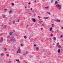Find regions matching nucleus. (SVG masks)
<instances>
[{
	"instance_id": "338daca9",
	"label": "nucleus",
	"mask_w": 63,
	"mask_h": 63,
	"mask_svg": "<svg viewBox=\"0 0 63 63\" xmlns=\"http://www.w3.org/2000/svg\"><path fill=\"white\" fill-rule=\"evenodd\" d=\"M10 60H11V59H9Z\"/></svg>"
},
{
	"instance_id": "2f4dec72",
	"label": "nucleus",
	"mask_w": 63,
	"mask_h": 63,
	"mask_svg": "<svg viewBox=\"0 0 63 63\" xmlns=\"http://www.w3.org/2000/svg\"><path fill=\"white\" fill-rule=\"evenodd\" d=\"M51 37H52V36H53V34H51Z\"/></svg>"
},
{
	"instance_id": "c9c22d12",
	"label": "nucleus",
	"mask_w": 63,
	"mask_h": 63,
	"mask_svg": "<svg viewBox=\"0 0 63 63\" xmlns=\"http://www.w3.org/2000/svg\"><path fill=\"white\" fill-rule=\"evenodd\" d=\"M9 63H11V62H12V61H9Z\"/></svg>"
},
{
	"instance_id": "4be33fe9",
	"label": "nucleus",
	"mask_w": 63,
	"mask_h": 63,
	"mask_svg": "<svg viewBox=\"0 0 63 63\" xmlns=\"http://www.w3.org/2000/svg\"><path fill=\"white\" fill-rule=\"evenodd\" d=\"M47 14H49V15H50V13L49 12H47Z\"/></svg>"
},
{
	"instance_id": "69168bd1",
	"label": "nucleus",
	"mask_w": 63,
	"mask_h": 63,
	"mask_svg": "<svg viewBox=\"0 0 63 63\" xmlns=\"http://www.w3.org/2000/svg\"><path fill=\"white\" fill-rule=\"evenodd\" d=\"M14 22H15V20H14Z\"/></svg>"
},
{
	"instance_id": "aec40b11",
	"label": "nucleus",
	"mask_w": 63,
	"mask_h": 63,
	"mask_svg": "<svg viewBox=\"0 0 63 63\" xmlns=\"http://www.w3.org/2000/svg\"><path fill=\"white\" fill-rule=\"evenodd\" d=\"M7 50V49H6V48H4V50L5 51H6Z\"/></svg>"
},
{
	"instance_id": "13d9d810",
	"label": "nucleus",
	"mask_w": 63,
	"mask_h": 63,
	"mask_svg": "<svg viewBox=\"0 0 63 63\" xmlns=\"http://www.w3.org/2000/svg\"><path fill=\"white\" fill-rule=\"evenodd\" d=\"M30 39V37H29V39Z\"/></svg>"
},
{
	"instance_id": "37998d69",
	"label": "nucleus",
	"mask_w": 63,
	"mask_h": 63,
	"mask_svg": "<svg viewBox=\"0 0 63 63\" xmlns=\"http://www.w3.org/2000/svg\"><path fill=\"white\" fill-rule=\"evenodd\" d=\"M9 24H12V23H9Z\"/></svg>"
},
{
	"instance_id": "0eeeda50",
	"label": "nucleus",
	"mask_w": 63,
	"mask_h": 63,
	"mask_svg": "<svg viewBox=\"0 0 63 63\" xmlns=\"http://www.w3.org/2000/svg\"><path fill=\"white\" fill-rule=\"evenodd\" d=\"M32 19L33 22H36V19H34V18H32Z\"/></svg>"
},
{
	"instance_id": "680f3d73",
	"label": "nucleus",
	"mask_w": 63,
	"mask_h": 63,
	"mask_svg": "<svg viewBox=\"0 0 63 63\" xmlns=\"http://www.w3.org/2000/svg\"><path fill=\"white\" fill-rule=\"evenodd\" d=\"M61 50H62V51H63V49H61Z\"/></svg>"
},
{
	"instance_id": "a18cd8bd",
	"label": "nucleus",
	"mask_w": 63,
	"mask_h": 63,
	"mask_svg": "<svg viewBox=\"0 0 63 63\" xmlns=\"http://www.w3.org/2000/svg\"><path fill=\"white\" fill-rule=\"evenodd\" d=\"M23 54V55H25V54Z\"/></svg>"
},
{
	"instance_id": "09e8293b",
	"label": "nucleus",
	"mask_w": 63,
	"mask_h": 63,
	"mask_svg": "<svg viewBox=\"0 0 63 63\" xmlns=\"http://www.w3.org/2000/svg\"><path fill=\"white\" fill-rule=\"evenodd\" d=\"M13 24H15V22H13Z\"/></svg>"
},
{
	"instance_id": "20e7f679",
	"label": "nucleus",
	"mask_w": 63,
	"mask_h": 63,
	"mask_svg": "<svg viewBox=\"0 0 63 63\" xmlns=\"http://www.w3.org/2000/svg\"><path fill=\"white\" fill-rule=\"evenodd\" d=\"M0 43L3 42V39L2 38H1L0 40Z\"/></svg>"
},
{
	"instance_id": "4c0bfd02",
	"label": "nucleus",
	"mask_w": 63,
	"mask_h": 63,
	"mask_svg": "<svg viewBox=\"0 0 63 63\" xmlns=\"http://www.w3.org/2000/svg\"><path fill=\"white\" fill-rule=\"evenodd\" d=\"M21 47H22V46H23V45H22V44H21Z\"/></svg>"
},
{
	"instance_id": "603ef678",
	"label": "nucleus",
	"mask_w": 63,
	"mask_h": 63,
	"mask_svg": "<svg viewBox=\"0 0 63 63\" xmlns=\"http://www.w3.org/2000/svg\"><path fill=\"white\" fill-rule=\"evenodd\" d=\"M1 26H3V25H1Z\"/></svg>"
},
{
	"instance_id": "7ed1b4c3",
	"label": "nucleus",
	"mask_w": 63,
	"mask_h": 63,
	"mask_svg": "<svg viewBox=\"0 0 63 63\" xmlns=\"http://www.w3.org/2000/svg\"><path fill=\"white\" fill-rule=\"evenodd\" d=\"M20 51H21L20 49V48H18L16 52V54H17V53H20Z\"/></svg>"
},
{
	"instance_id": "f704fd0d",
	"label": "nucleus",
	"mask_w": 63,
	"mask_h": 63,
	"mask_svg": "<svg viewBox=\"0 0 63 63\" xmlns=\"http://www.w3.org/2000/svg\"><path fill=\"white\" fill-rule=\"evenodd\" d=\"M17 21V22H19V19H18V21Z\"/></svg>"
},
{
	"instance_id": "9b49d317",
	"label": "nucleus",
	"mask_w": 63,
	"mask_h": 63,
	"mask_svg": "<svg viewBox=\"0 0 63 63\" xmlns=\"http://www.w3.org/2000/svg\"><path fill=\"white\" fill-rule=\"evenodd\" d=\"M57 3H58V2L57 1H56L55 3V5H56Z\"/></svg>"
},
{
	"instance_id": "864d4df0",
	"label": "nucleus",
	"mask_w": 63,
	"mask_h": 63,
	"mask_svg": "<svg viewBox=\"0 0 63 63\" xmlns=\"http://www.w3.org/2000/svg\"><path fill=\"white\" fill-rule=\"evenodd\" d=\"M52 32L53 33L54 32L53 31H52Z\"/></svg>"
},
{
	"instance_id": "774afa93",
	"label": "nucleus",
	"mask_w": 63,
	"mask_h": 63,
	"mask_svg": "<svg viewBox=\"0 0 63 63\" xmlns=\"http://www.w3.org/2000/svg\"><path fill=\"white\" fill-rule=\"evenodd\" d=\"M58 46V45H57V46Z\"/></svg>"
},
{
	"instance_id": "a211bd4d",
	"label": "nucleus",
	"mask_w": 63,
	"mask_h": 63,
	"mask_svg": "<svg viewBox=\"0 0 63 63\" xmlns=\"http://www.w3.org/2000/svg\"><path fill=\"white\" fill-rule=\"evenodd\" d=\"M36 50H39V48H38V47H37L36 48Z\"/></svg>"
},
{
	"instance_id": "a19ab883",
	"label": "nucleus",
	"mask_w": 63,
	"mask_h": 63,
	"mask_svg": "<svg viewBox=\"0 0 63 63\" xmlns=\"http://www.w3.org/2000/svg\"><path fill=\"white\" fill-rule=\"evenodd\" d=\"M32 8H31V11H32Z\"/></svg>"
},
{
	"instance_id": "bf43d9fd",
	"label": "nucleus",
	"mask_w": 63,
	"mask_h": 63,
	"mask_svg": "<svg viewBox=\"0 0 63 63\" xmlns=\"http://www.w3.org/2000/svg\"><path fill=\"white\" fill-rule=\"evenodd\" d=\"M25 9H26V7H25Z\"/></svg>"
},
{
	"instance_id": "6ab92c4d",
	"label": "nucleus",
	"mask_w": 63,
	"mask_h": 63,
	"mask_svg": "<svg viewBox=\"0 0 63 63\" xmlns=\"http://www.w3.org/2000/svg\"><path fill=\"white\" fill-rule=\"evenodd\" d=\"M5 16H5V15H4L3 16V18H5Z\"/></svg>"
},
{
	"instance_id": "a878e982",
	"label": "nucleus",
	"mask_w": 63,
	"mask_h": 63,
	"mask_svg": "<svg viewBox=\"0 0 63 63\" xmlns=\"http://www.w3.org/2000/svg\"><path fill=\"white\" fill-rule=\"evenodd\" d=\"M29 25H27L26 26V27H27H27H28V26H29Z\"/></svg>"
},
{
	"instance_id": "c85d7f7f",
	"label": "nucleus",
	"mask_w": 63,
	"mask_h": 63,
	"mask_svg": "<svg viewBox=\"0 0 63 63\" xmlns=\"http://www.w3.org/2000/svg\"><path fill=\"white\" fill-rule=\"evenodd\" d=\"M28 53V52H26V54Z\"/></svg>"
},
{
	"instance_id": "c756f323",
	"label": "nucleus",
	"mask_w": 63,
	"mask_h": 63,
	"mask_svg": "<svg viewBox=\"0 0 63 63\" xmlns=\"http://www.w3.org/2000/svg\"><path fill=\"white\" fill-rule=\"evenodd\" d=\"M11 37L12 38H14V36H13V35H12L11 36Z\"/></svg>"
},
{
	"instance_id": "39448f33",
	"label": "nucleus",
	"mask_w": 63,
	"mask_h": 63,
	"mask_svg": "<svg viewBox=\"0 0 63 63\" xmlns=\"http://www.w3.org/2000/svg\"><path fill=\"white\" fill-rule=\"evenodd\" d=\"M55 21H57V22H60V20H59L58 19L55 20Z\"/></svg>"
},
{
	"instance_id": "0e129e2a",
	"label": "nucleus",
	"mask_w": 63,
	"mask_h": 63,
	"mask_svg": "<svg viewBox=\"0 0 63 63\" xmlns=\"http://www.w3.org/2000/svg\"><path fill=\"white\" fill-rule=\"evenodd\" d=\"M16 36H17V35H16Z\"/></svg>"
},
{
	"instance_id": "1a4fd4ad",
	"label": "nucleus",
	"mask_w": 63,
	"mask_h": 63,
	"mask_svg": "<svg viewBox=\"0 0 63 63\" xmlns=\"http://www.w3.org/2000/svg\"><path fill=\"white\" fill-rule=\"evenodd\" d=\"M9 14H12V11H10L9 12Z\"/></svg>"
},
{
	"instance_id": "3c124183",
	"label": "nucleus",
	"mask_w": 63,
	"mask_h": 63,
	"mask_svg": "<svg viewBox=\"0 0 63 63\" xmlns=\"http://www.w3.org/2000/svg\"><path fill=\"white\" fill-rule=\"evenodd\" d=\"M49 40H51V38H49Z\"/></svg>"
},
{
	"instance_id": "4468645a",
	"label": "nucleus",
	"mask_w": 63,
	"mask_h": 63,
	"mask_svg": "<svg viewBox=\"0 0 63 63\" xmlns=\"http://www.w3.org/2000/svg\"><path fill=\"white\" fill-rule=\"evenodd\" d=\"M45 25V24H42V25H41L42 26H44Z\"/></svg>"
},
{
	"instance_id": "e433bc0d",
	"label": "nucleus",
	"mask_w": 63,
	"mask_h": 63,
	"mask_svg": "<svg viewBox=\"0 0 63 63\" xmlns=\"http://www.w3.org/2000/svg\"><path fill=\"white\" fill-rule=\"evenodd\" d=\"M30 4H31V3H30L29 2V3H28V4L29 5H30Z\"/></svg>"
},
{
	"instance_id": "6e6d98bb",
	"label": "nucleus",
	"mask_w": 63,
	"mask_h": 63,
	"mask_svg": "<svg viewBox=\"0 0 63 63\" xmlns=\"http://www.w3.org/2000/svg\"><path fill=\"white\" fill-rule=\"evenodd\" d=\"M52 27H53V26H52Z\"/></svg>"
},
{
	"instance_id": "cd10ccee",
	"label": "nucleus",
	"mask_w": 63,
	"mask_h": 63,
	"mask_svg": "<svg viewBox=\"0 0 63 63\" xmlns=\"http://www.w3.org/2000/svg\"><path fill=\"white\" fill-rule=\"evenodd\" d=\"M43 21H39V23H40V22H43Z\"/></svg>"
},
{
	"instance_id": "ea45409f",
	"label": "nucleus",
	"mask_w": 63,
	"mask_h": 63,
	"mask_svg": "<svg viewBox=\"0 0 63 63\" xmlns=\"http://www.w3.org/2000/svg\"><path fill=\"white\" fill-rule=\"evenodd\" d=\"M61 28V29H63V27H62Z\"/></svg>"
},
{
	"instance_id": "ddd939ff",
	"label": "nucleus",
	"mask_w": 63,
	"mask_h": 63,
	"mask_svg": "<svg viewBox=\"0 0 63 63\" xmlns=\"http://www.w3.org/2000/svg\"><path fill=\"white\" fill-rule=\"evenodd\" d=\"M24 39H26V38H27V37H26V36H24Z\"/></svg>"
},
{
	"instance_id": "5701e85b",
	"label": "nucleus",
	"mask_w": 63,
	"mask_h": 63,
	"mask_svg": "<svg viewBox=\"0 0 63 63\" xmlns=\"http://www.w3.org/2000/svg\"><path fill=\"white\" fill-rule=\"evenodd\" d=\"M52 2H53V0H51V3H52Z\"/></svg>"
},
{
	"instance_id": "f8f14e48",
	"label": "nucleus",
	"mask_w": 63,
	"mask_h": 63,
	"mask_svg": "<svg viewBox=\"0 0 63 63\" xmlns=\"http://www.w3.org/2000/svg\"><path fill=\"white\" fill-rule=\"evenodd\" d=\"M52 30V27H51V28L49 29V30L50 31H51Z\"/></svg>"
},
{
	"instance_id": "e2e57ef3",
	"label": "nucleus",
	"mask_w": 63,
	"mask_h": 63,
	"mask_svg": "<svg viewBox=\"0 0 63 63\" xmlns=\"http://www.w3.org/2000/svg\"><path fill=\"white\" fill-rule=\"evenodd\" d=\"M58 1H59V0H58Z\"/></svg>"
},
{
	"instance_id": "de8ad7c7",
	"label": "nucleus",
	"mask_w": 63,
	"mask_h": 63,
	"mask_svg": "<svg viewBox=\"0 0 63 63\" xmlns=\"http://www.w3.org/2000/svg\"><path fill=\"white\" fill-rule=\"evenodd\" d=\"M62 36H63V35H61V37H62Z\"/></svg>"
},
{
	"instance_id": "6e6552de",
	"label": "nucleus",
	"mask_w": 63,
	"mask_h": 63,
	"mask_svg": "<svg viewBox=\"0 0 63 63\" xmlns=\"http://www.w3.org/2000/svg\"><path fill=\"white\" fill-rule=\"evenodd\" d=\"M60 52V49H59L58 50V53H59Z\"/></svg>"
},
{
	"instance_id": "f3484780",
	"label": "nucleus",
	"mask_w": 63,
	"mask_h": 63,
	"mask_svg": "<svg viewBox=\"0 0 63 63\" xmlns=\"http://www.w3.org/2000/svg\"><path fill=\"white\" fill-rule=\"evenodd\" d=\"M10 35H12V32H11L10 33Z\"/></svg>"
},
{
	"instance_id": "5fc2aeb1",
	"label": "nucleus",
	"mask_w": 63,
	"mask_h": 63,
	"mask_svg": "<svg viewBox=\"0 0 63 63\" xmlns=\"http://www.w3.org/2000/svg\"><path fill=\"white\" fill-rule=\"evenodd\" d=\"M53 16H54V15H53Z\"/></svg>"
},
{
	"instance_id": "b1692460",
	"label": "nucleus",
	"mask_w": 63,
	"mask_h": 63,
	"mask_svg": "<svg viewBox=\"0 0 63 63\" xmlns=\"http://www.w3.org/2000/svg\"><path fill=\"white\" fill-rule=\"evenodd\" d=\"M58 47H59V48H60V47H61V46H59Z\"/></svg>"
},
{
	"instance_id": "7c9ffc66",
	"label": "nucleus",
	"mask_w": 63,
	"mask_h": 63,
	"mask_svg": "<svg viewBox=\"0 0 63 63\" xmlns=\"http://www.w3.org/2000/svg\"><path fill=\"white\" fill-rule=\"evenodd\" d=\"M38 17L39 18H40V16H38Z\"/></svg>"
},
{
	"instance_id": "79ce46f5",
	"label": "nucleus",
	"mask_w": 63,
	"mask_h": 63,
	"mask_svg": "<svg viewBox=\"0 0 63 63\" xmlns=\"http://www.w3.org/2000/svg\"><path fill=\"white\" fill-rule=\"evenodd\" d=\"M4 10L5 11H6V10H7V9H4Z\"/></svg>"
},
{
	"instance_id": "72a5a7b5",
	"label": "nucleus",
	"mask_w": 63,
	"mask_h": 63,
	"mask_svg": "<svg viewBox=\"0 0 63 63\" xmlns=\"http://www.w3.org/2000/svg\"><path fill=\"white\" fill-rule=\"evenodd\" d=\"M12 6H14V3H12Z\"/></svg>"
},
{
	"instance_id": "58836bf2",
	"label": "nucleus",
	"mask_w": 63,
	"mask_h": 63,
	"mask_svg": "<svg viewBox=\"0 0 63 63\" xmlns=\"http://www.w3.org/2000/svg\"><path fill=\"white\" fill-rule=\"evenodd\" d=\"M28 14H29V15H31V14L30 13H29Z\"/></svg>"
},
{
	"instance_id": "f257e3e1",
	"label": "nucleus",
	"mask_w": 63,
	"mask_h": 63,
	"mask_svg": "<svg viewBox=\"0 0 63 63\" xmlns=\"http://www.w3.org/2000/svg\"><path fill=\"white\" fill-rule=\"evenodd\" d=\"M61 5H60L59 4L56 5V7H57V8L59 9V10H60L61 9Z\"/></svg>"
},
{
	"instance_id": "2eb2a0df",
	"label": "nucleus",
	"mask_w": 63,
	"mask_h": 63,
	"mask_svg": "<svg viewBox=\"0 0 63 63\" xmlns=\"http://www.w3.org/2000/svg\"><path fill=\"white\" fill-rule=\"evenodd\" d=\"M45 9H48V7H45Z\"/></svg>"
},
{
	"instance_id": "4d7b16f0",
	"label": "nucleus",
	"mask_w": 63,
	"mask_h": 63,
	"mask_svg": "<svg viewBox=\"0 0 63 63\" xmlns=\"http://www.w3.org/2000/svg\"><path fill=\"white\" fill-rule=\"evenodd\" d=\"M57 44L59 45V43H57Z\"/></svg>"
},
{
	"instance_id": "dca6fc26",
	"label": "nucleus",
	"mask_w": 63,
	"mask_h": 63,
	"mask_svg": "<svg viewBox=\"0 0 63 63\" xmlns=\"http://www.w3.org/2000/svg\"><path fill=\"white\" fill-rule=\"evenodd\" d=\"M0 55L1 56H4V54L3 53H1L0 54Z\"/></svg>"
},
{
	"instance_id": "c03bdc74",
	"label": "nucleus",
	"mask_w": 63,
	"mask_h": 63,
	"mask_svg": "<svg viewBox=\"0 0 63 63\" xmlns=\"http://www.w3.org/2000/svg\"><path fill=\"white\" fill-rule=\"evenodd\" d=\"M9 54H7V56H9Z\"/></svg>"
},
{
	"instance_id": "bb28decb",
	"label": "nucleus",
	"mask_w": 63,
	"mask_h": 63,
	"mask_svg": "<svg viewBox=\"0 0 63 63\" xmlns=\"http://www.w3.org/2000/svg\"><path fill=\"white\" fill-rule=\"evenodd\" d=\"M34 47H36V44H34Z\"/></svg>"
},
{
	"instance_id": "8fccbe9b",
	"label": "nucleus",
	"mask_w": 63,
	"mask_h": 63,
	"mask_svg": "<svg viewBox=\"0 0 63 63\" xmlns=\"http://www.w3.org/2000/svg\"><path fill=\"white\" fill-rule=\"evenodd\" d=\"M43 28H41V30H43Z\"/></svg>"
},
{
	"instance_id": "052dcab7",
	"label": "nucleus",
	"mask_w": 63,
	"mask_h": 63,
	"mask_svg": "<svg viewBox=\"0 0 63 63\" xmlns=\"http://www.w3.org/2000/svg\"><path fill=\"white\" fill-rule=\"evenodd\" d=\"M52 26L53 25V24H52Z\"/></svg>"
},
{
	"instance_id": "393cba45",
	"label": "nucleus",
	"mask_w": 63,
	"mask_h": 63,
	"mask_svg": "<svg viewBox=\"0 0 63 63\" xmlns=\"http://www.w3.org/2000/svg\"><path fill=\"white\" fill-rule=\"evenodd\" d=\"M10 36H7L8 38H10Z\"/></svg>"
},
{
	"instance_id": "412c9836",
	"label": "nucleus",
	"mask_w": 63,
	"mask_h": 63,
	"mask_svg": "<svg viewBox=\"0 0 63 63\" xmlns=\"http://www.w3.org/2000/svg\"><path fill=\"white\" fill-rule=\"evenodd\" d=\"M16 61H17L18 62H19V60H16Z\"/></svg>"
},
{
	"instance_id": "49530a36",
	"label": "nucleus",
	"mask_w": 63,
	"mask_h": 63,
	"mask_svg": "<svg viewBox=\"0 0 63 63\" xmlns=\"http://www.w3.org/2000/svg\"><path fill=\"white\" fill-rule=\"evenodd\" d=\"M36 2V0H35V2Z\"/></svg>"
},
{
	"instance_id": "9d476101",
	"label": "nucleus",
	"mask_w": 63,
	"mask_h": 63,
	"mask_svg": "<svg viewBox=\"0 0 63 63\" xmlns=\"http://www.w3.org/2000/svg\"><path fill=\"white\" fill-rule=\"evenodd\" d=\"M53 39L54 40H56V38L55 37H54Z\"/></svg>"
},
{
	"instance_id": "423d86ee",
	"label": "nucleus",
	"mask_w": 63,
	"mask_h": 63,
	"mask_svg": "<svg viewBox=\"0 0 63 63\" xmlns=\"http://www.w3.org/2000/svg\"><path fill=\"white\" fill-rule=\"evenodd\" d=\"M44 18L45 19H48V17H44Z\"/></svg>"
},
{
	"instance_id": "473e14b6",
	"label": "nucleus",
	"mask_w": 63,
	"mask_h": 63,
	"mask_svg": "<svg viewBox=\"0 0 63 63\" xmlns=\"http://www.w3.org/2000/svg\"><path fill=\"white\" fill-rule=\"evenodd\" d=\"M32 13H34V14H35V12H34V11H33L32 12Z\"/></svg>"
},
{
	"instance_id": "f03ea898",
	"label": "nucleus",
	"mask_w": 63,
	"mask_h": 63,
	"mask_svg": "<svg viewBox=\"0 0 63 63\" xmlns=\"http://www.w3.org/2000/svg\"><path fill=\"white\" fill-rule=\"evenodd\" d=\"M10 40L11 41H13V42H15L16 41V39L15 38H12L10 39Z\"/></svg>"
}]
</instances>
